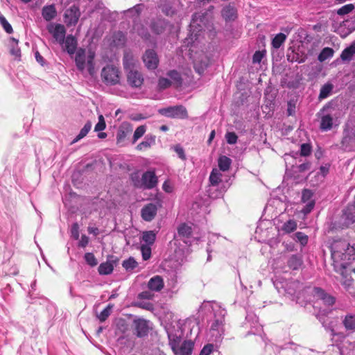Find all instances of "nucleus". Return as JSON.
Returning a JSON list of instances; mask_svg holds the SVG:
<instances>
[{
	"instance_id": "09e8293b",
	"label": "nucleus",
	"mask_w": 355,
	"mask_h": 355,
	"mask_svg": "<svg viewBox=\"0 0 355 355\" xmlns=\"http://www.w3.org/2000/svg\"><path fill=\"white\" fill-rule=\"evenodd\" d=\"M294 240L299 242L302 246H305L308 243V236L301 232H297L294 234Z\"/></svg>"
},
{
	"instance_id": "cd10ccee",
	"label": "nucleus",
	"mask_w": 355,
	"mask_h": 355,
	"mask_svg": "<svg viewBox=\"0 0 355 355\" xmlns=\"http://www.w3.org/2000/svg\"><path fill=\"white\" fill-rule=\"evenodd\" d=\"M180 5L179 1H175L173 3H168L162 6V10L167 16H172L177 12V7Z\"/></svg>"
},
{
	"instance_id": "412c9836",
	"label": "nucleus",
	"mask_w": 355,
	"mask_h": 355,
	"mask_svg": "<svg viewBox=\"0 0 355 355\" xmlns=\"http://www.w3.org/2000/svg\"><path fill=\"white\" fill-rule=\"evenodd\" d=\"M303 263L302 256L300 254H293L287 259V266L293 270H299Z\"/></svg>"
},
{
	"instance_id": "f704fd0d",
	"label": "nucleus",
	"mask_w": 355,
	"mask_h": 355,
	"mask_svg": "<svg viewBox=\"0 0 355 355\" xmlns=\"http://www.w3.org/2000/svg\"><path fill=\"white\" fill-rule=\"evenodd\" d=\"M334 86L331 83H327L324 84L320 89L319 94V99L322 100L330 96L333 90Z\"/></svg>"
},
{
	"instance_id": "9d476101",
	"label": "nucleus",
	"mask_w": 355,
	"mask_h": 355,
	"mask_svg": "<svg viewBox=\"0 0 355 355\" xmlns=\"http://www.w3.org/2000/svg\"><path fill=\"white\" fill-rule=\"evenodd\" d=\"M135 334L139 338L147 336L150 329V321L139 318L134 320Z\"/></svg>"
},
{
	"instance_id": "8fccbe9b",
	"label": "nucleus",
	"mask_w": 355,
	"mask_h": 355,
	"mask_svg": "<svg viewBox=\"0 0 355 355\" xmlns=\"http://www.w3.org/2000/svg\"><path fill=\"white\" fill-rule=\"evenodd\" d=\"M140 250H141L143 260L147 261L150 259L151 251H152L151 246H150L148 245H141Z\"/></svg>"
},
{
	"instance_id": "7ed1b4c3",
	"label": "nucleus",
	"mask_w": 355,
	"mask_h": 355,
	"mask_svg": "<svg viewBox=\"0 0 355 355\" xmlns=\"http://www.w3.org/2000/svg\"><path fill=\"white\" fill-rule=\"evenodd\" d=\"M95 52L91 49L86 51L83 48L78 49L75 55V63L77 69L82 73L87 69L88 73L92 76L95 72Z\"/></svg>"
},
{
	"instance_id": "ddd939ff",
	"label": "nucleus",
	"mask_w": 355,
	"mask_h": 355,
	"mask_svg": "<svg viewBox=\"0 0 355 355\" xmlns=\"http://www.w3.org/2000/svg\"><path fill=\"white\" fill-rule=\"evenodd\" d=\"M167 334L169 345H171L172 349H175L177 345H180L182 342L183 338V331L180 327L175 329V327H173L168 329Z\"/></svg>"
},
{
	"instance_id": "423d86ee",
	"label": "nucleus",
	"mask_w": 355,
	"mask_h": 355,
	"mask_svg": "<svg viewBox=\"0 0 355 355\" xmlns=\"http://www.w3.org/2000/svg\"><path fill=\"white\" fill-rule=\"evenodd\" d=\"M348 248V242L345 240L334 241L331 245V258L334 262L340 261L341 257H343V252Z\"/></svg>"
},
{
	"instance_id": "37998d69",
	"label": "nucleus",
	"mask_w": 355,
	"mask_h": 355,
	"mask_svg": "<svg viewBox=\"0 0 355 355\" xmlns=\"http://www.w3.org/2000/svg\"><path fill=\"white\" fill-rule=\"evenodd\" d=\"M122 266L125 269V270L131 271L138 266V263L135 259V258L130 257L128 259L123 261Z\"/></svg>"
},
{
	"instance_id": "864d4df0",
	"label": "nucleus",
	"mask_w": 355,
	"mask_h": 355,
	"mask_svg": "<svg viewBox=\"0 0 355 355\" xmlns=\"http://www.w3.org/2000/svg\"><path fill=\"white\" fill-rule=\"evenodd\" d=\"M0 24L7 33L10 34L13 32L12 26L2 15H0Z\"/></svg>"
},
{
	"instance_id": "7c9ffc66",
	"label": "nucleus",
	"mask_w": 355,
	"mask_h": 355,
	"mask_svg": "<svg viewBox=\"0 0 355 355\" xmlns=\"http://www.w3.org/2000/svg\"><path fill=\"white\" fill-rule=\"evenodd\" d=\"M123 64L124 69L127 72L130 70H135V60L133 56L130 53H125L123 58Z\"/></svg>"
},
{
	"instance_id": "f3484780",
	"label": "nucleus",
	"mask_w": 355,
	"mask_h": 355,
	"mask_svg": "<svg viewBox=\"0 0 355 355\" xmlns=\"http://www.w3.org/2000/svg\"><path fill=\"white\" fill-rule=\"evenodd\" d=\"M191 226L187 223H182L178 227V236L180 237L186 244H191V242L189 241L191 238Z\"/></svg>"
},
{
	"instance_id": "bb28decb",
	"label": "nucleus",
	"mask_w": 355,
	"mask_h": 355,
	"mask_svg": "<svg viewBox=\"0 0 355 355\" xmlns=\"http://www.w3.org/2000/svg\"><path fill=\"white\" fill-rule=\"evenodd\" d=\"M18 40L10 37L9 40L10 53L15 58L19 59L21 57V50L18 46Z\"/></svg>"
},
{
	"instance_id": "5fc2aeb1",
	"label": "nucleus",
	"mask_w": 355,
	"mask_h": 355,
	"mask_svg": "<svg viewBox=\"0 0 355 355\" xmlns=\"http://www.w3.org/2000/svg\"><path fill=\"white\" fill-rule=\"evenodd\" d=\"M193 66L196 71L199 74H202L207 67V62L202 60L198 63L197 60H194Z\"/></svg>"
},
{
	"instance_id": "774afa93",
	"label": "nucleus",
	"mask_w": 355,
	"mask_h": 355,
	"mask_svg": "<svg viewBox=\"0 0 355 355\" xmlns=\"http://www.w3.org/2000/svg\"><path fill=\"white\" fill-rule=\"evenodd\" d=\"M214 350L213 344H207L201 349L199 355H209Z\"/></svg>"
},
{
	"instance_id": "4468645a",
	"label": "nucleus",
	"mask_w": 355,
	"mask_h": 355,
	"mask_svg": "<svg viewBox=\"0 0 355 355\" xmlns=\"http://www.w3.org/2000/svg\"><path fill=\"white\" fill-rule=\"evenodd\" d=\"M158 203L150 202L143 207L141 210V216L144 220L152 221L157 215Z\"/></svg>"
},
{
	"instance_id": "4be33fe9",
	"label": "nucleus",
	"mask_w": 355,
	"mask_h": 355,
	"mask_svg": "<svg viewBox=\"0 0 355 355\" xmlns=\"http://www.w3.org/2000/svg\"><path fill=\"white\" fill-rule=\"evenodd\" d=\"M315 296L322 300L324 304L333 305L335 303V298L328 294H327L324 290L320 288H314Z\"/></svg>"
},
{
	"instance_id": "58836bf2",
	"label": "nucleus",
	"mask_w": 355,
	"mask_h": 355,
	"mask_svg": "<svg viewBox=\"0 0 355 355\" xmlns=\"http://www.w3.org/2000/svg\"><path fill=\"white\" fill-rule=\"evenodd\" d=\"M92 128V123L90 121H87L83 128L80 130L78 135L74 138L72 143H76L81 139L84 138L90 131Z\"/></svg>"
},
{
	"instance_id": "79ce46f5",
	"label": "nucleus",
	"mask_w": 355,
	"mask_h": 355,
	"mask_svg": "<svg viewBox=\"0 0 355 355\" xmlns=\"http://www.w3.org/2000/svg\"><path fill=\"white\" fill-rule=\"evenodd\" d=\"M286 35L284 33L277 34L272 40V46L275 49H279L286 41Z\"/></svg>"
},
{
	"instance_id": "e2e57ef3",
	"label": "nucleus",
	"mask_w": 355,
	"mask_h": 355,
	"mask_svg": "<svg viewBox=\"0 0 355 355\" xmlns=\"http://www.w3.org/2000/svg\"><path fill=\"white\" fill-rule=\"evenodd\" d=\"M225 139L229 144H235L237 142L238 137L233 132H229L225 135Z\"/></svg>"
},
{
	"instance_id": "bf43d9fd",
	"label": "nucleus",
	"mask_w": 355,
	"mask_h": 355,
	"mask_svg": "<svg viewBox=\"0 0 355 355\" xmlns=\"http://www.w3.org/2000/svg\"><path fill=\"white\" fill-rule=\"evenodd\" d=\"M354 6L353 4H352V3L347 4V5L342 6L341 8H340L337 10V13L339 15H347V14L351 12L354 10Z\"/></svg>"
},
{
	"instance_id": "1a4fd4ad",
	"label": "nucleus",
	"mask_w": 355,
	"mask_h": 355,
	"mask_svg": "<svg viewBox=\"0 0 355 355\" xmlns=\"http://www.w3.org/2000/svg\"><path fill=\"white\" fill-rule=\"evenodd\" d=\"M47 30L59 44L64 42L66 35V29L64 25L51 23L47 26Z\"/></svg>"
},
{
	"instance_id": "603ef678",
	"label": "nucleus",
	"mask_w": 355,
	"mask_h": 355,
	"mask_svg": "<svg viewBox=\"0 0 355 355\" xmlns=\"http://www.w3.org/2000/svg\"><path fill=\"white\" fill-rule=\"evenodd\" d=\"M167 76L178 85L182 84V78L179 72L176 70H171L167 72Z\"/></svg>"
},
{
	"instance_id": "a211bd4d",
	"label": "nucleus",
	"mask_w": 355,
	"mask_h": 355,
	"mask_svg": "<svg viewBox=\"0 0 355 355\" xmlns=\"http://www.w3.org/2000/svg\"><path fill=\"white\" fill-rule=\"evenodd\" d=\"M164 286L163 278L159 275L151 277L148 282V288L155 292H159Z\"/></svg>"
},
{
	"instance_id": "dca6fc26",
	"label": "nucleus",
	"mask_w": 355,
	"mask_h": 355,
	"mask_svg": "<svg viewBox=\"0 0 355 355\" xmlns=\"http://www.w3.org/2000/svg\"><path fill=\"white\" fill-rule=\"evenodd\" d=\"M194 343L191 340H184L181 345H177L175 349H172L175 355H191Z\"/></svg>"
},
{
	"instance_id": "39448f33",
	"label": "nucleus",
	"mask_w": 355,
	"mask_h": 355,
	"mask_svg": "<svg viewBox=\"0 0 355 355\" xmlns=\"http://www.w3.org/2000/svg\"><path fill=\"white\" fill-rule=\"evenodd\" d=\"M159 113L170 118L187 119L188 117L187 109L180 105L161 109Z\"/></svg>"
},
{
	"instance_id": "ea45409f",
	"label": "nucleus",
	"mask_w": 355,
	"mask_h": 355,
	"mask_svg": "<svg viewBox=\"0 0 355 355\" xmlns=\"http://www.w3.org/2000/svg\"><path fill=\"white\" fill-rule=\"evenodd\" d=\"M334 51L333 49L330 47L324 48L320 54L318 55V59L320 62H324L327 59L333 57Z\"/></svg>"
},
{
	"instance_id": "aec40b11",
	"label": "nucleus",
	"mask_w": 355,
	"mask_h": 355,
	"mask_svg": "<svg viewBox=\"0 0 355 355\" xmlns=\"http://www.w3.org/2000/svg\"><path fill=\"white\" fill-rule=\"evenodd\" d=\"M64 48L65 51L69 54L73 55L75 53L77 48V40L72 35H69L64 39Z\"/></svg>"
},
{
	"instance_id": "9b49d317",
	"label": "nucleus",
	"mask_w": 355,
	"mask_h": 355,
	"mask_svg": "<svg viewBox=\"0 0 355 355\" xmlns=\"http://www.w3.org/2000/svg\"><path fill=\"white\" fill-rule=\"evenodd\" d=\"M80 16L79 8L73 5L65 11L64 15V22L68 26H75L78 21Z\"/></svg>"
},
{
	"instance_id": "3c124183",
	"label": "nucleus",
	"mask_w": 355,
	"mask_h": 355,
	"mask_svg": "<svg viewBox=\"0 0 355 355\" xmlns=\"http://www.w3.org/2000/svg\"><path fill=\"white\" fill-rule=\"evenodd\" d=\"M146 131V127L145 125H140L137 127L133 135L132 143L135 144L139 139H140L145 134Z\"/></svg>"
},
{
	"instance_id": "5701e85b",
	"label": "nucleus",
	"mask_w": 355,
	"mask_h": 355,
	"mask_svg": "<svg viewBox=\"0 0 355 355\" xmlns=\"http://www.w3.org/2000/svg\"><path fill=\"white\" fill-rule=\"evenodd\" d=\"M221 14L226 21H234L237 17L236 9L230 5L225 6L221 11Z\"/></svg>"
},
{
	"instance_id": "2f4dec72",
	"label": "nucleus",
	"mask_w": 355,
	"mask_h": 355,
	"mask_svg": "<svg viewBox=\"0 0 355 355\" xmlns=\"http://www.w3.org/2000/svg\"><path fill=\"white\" fill-rule=\"evenodd\" d=\"M222 173L220 170L217 168H213L209 178V183L212 186H217L221 182Z\"/></svg>"
},
{
	"instance_id": "c756f323",
	"label": "nucleus",
	"mask_w": 355,
	"mask_h": 355,
	"mask_svg": "<svg viewBox=\"0 0 355 355\" xmlns=\"http://www.w3.org/2000/svg\"><path fill=\"white\" fill-rule=\"evenodd\" d=\"M166 26V22L164 19H158L152 22L150 27L151 30L155 34L162 33Z\"/></svg>"
},
{
	"instance_id": "4c0bfd02",
	"label": "nucleus",
	"mask_w": 355,
	"mask_h": 355,
	"mask_svg": "<svg viewBox=\"0 0 355 355\" xmlns=\"http://www.w3.org/2000/svg\"><path fill=\"white\" fill-rule=\"evenodd\" d=\"M126 41V36L122 31H117L113 35V43L116 46H123Z\"/></svg>"
},
{
	"instance_id": "0e129e2a",
	"label": "nucleus",
	"mask_w": 355,
	"mask_h": 355,
	"mask_svg": "<svg viewBox=\"0 0 355 355\" xmlns=\"http://www.w3.org/2000/svg\"><path fill=\"white\" fill-rule=\"evenodd\" d=\"M314 206H315V200H311L306 202V205L302 209V212L304 215H306V214H309L313 210V209L314 208Z\"/></svg>"
},
{
	"instance_id": "c9c22d12",
	"label": "nucleus",
	"mask_w": 355,
	"mask_h": 355,
	"mask_svg": "<svg viewBox=\"0 0 355 355\" xmlns=\"http://www.w3.org/2000/svg\"><path fill=\"white\" fill-rule=\"evenodd\" d=\"M355 255V247L351 245L348 243V248H346L345 252H343V257H341L340 261H350L354 259V256Z\"/></svg>"
},
{
	"instance_id": "0eeeda50",
	"label": "nucleus",
	"mask_w": 355,
	"mask_h": 355,
	"mask_svg": "<svg viewBox=\"0 0 355 355\" xmlns=\"http://www.w3.org/2000/svg\"><path fill=\"white\" fill-rule=\"evenodd\" d=\"M246 328H250V331L248 332L249 334H261L263 331V327L259 323L257 316L252 313H248L245 317V322L244 324Z\"/></svg>"
},
{
	"instance_id": "c85d7f7f",
	"label": "nucleus",
	"mask_w": 355,
	"mask_h": 355,
	"mask_svg": "<svg viewBox=\"0 0 355 355\" xmlns=\"http://www.w3.org/2000/svg\"><path fill=\"white\" fill-rule=\"evenodd\" d=\"M141 240L144 243L142 245L152 246L156 240V233L152 230L143 232Z\"/></svg>"
},
{
	"instance_id": "6ab92c4d",
	"label": "nucleus",
	"mask_w": 355,
	"mask_h": 355,
	"mask_svg": "<svg viewBox=\"0 0 355 355\" xmlns=\"http://www.w3.org/2000/svg\"><path fill=\"white\" fill-rule=\"evenodd\" d=\"M132 131V126L128 123H123L119 127L116 133L117 143L120 144L124 141L127 136Z\"/></svg>"
},
{
	"instance_id": "a19ab883",
	"label": "nucleus",
	"mask_w": 355,
	"mask_h": 355,
	"mask_svg": "<svg viewBox=\"0 0 355 355\" xmlns=\"http://www.w3.org/2000/svg\"><path fill=\"white\" fill-rule=\"evenodd\" d=\"M354 54H355V46H350L349 47H347L342 51V53L340 54V58L343 61H349L352 60V58Z\"/></svg>"
},
{
	"instance_id": "f03ea898",
	"label": "nucleus",
	"mask_w": 355,
	"mask_h": 355,
	"mask_svg": "<svg viewBox=\"0 0 355 355\" xmlns=\"http://www.w3.org/2000/svg\"><path fill=\"white\" fill-rule=\"evenodd\" d=\"M130 179L135 188L142 190L153 189L158 184V177L154 168L147 170L141 176L139 173H133Z\"/></svg>"
},
{
	"instance_id": "de8ad7c7",
	"label": "nucleus",
	"mask_w": 355,
	"mask_h": 355,
	"mask_svg": "<svg viewBox=\"0 0 355 355\" xmlns=\"http://www.w3.org/2000/svg\"><path fill=\"white\" fill-rule=\"evenodd\" d=\"M113 305L108 304L98 315V318L101 322H104L110 316L112 312Z\"/></svg>"
},
{
	"instance_id": "f257e3e1",
	"label": "nucleus",
	"mask_w": 355,
	"mask_h": 355,
	"mask_svg": "<svg viewBox=\"0 0 355 355\" xmlns=\"http://www.w3.org/2000/svg\"><path fill=\"white\" fill-rule=\"evenodd\" d=\"M201 308L207 311H211L214 320L211 324L207 336L209 340L219 343L222 340L224 334V318L226 315V310L216 302H205Z\"/></svg>"
},
{
	"instance_id": "6e6552de",
	"label": "nucleus",
	"mask_w": 355,
	"mask_h": 355,
	"mask_svg": "<svg viewBox=\"0 0 355 355\" xmlns=\"http://www.w3.org/2000/svg\"><path fill=\"white\" fill-rule=\"evenodd\" d=\"M329 107L327 105L321 110L322 115L320 117V128L322 131H329L332 129L335 118L334 116L328 112Z\"/></svg>"
},
{
	"instance_id": "2eb2a0df",
	"label": "nucleus",
	"mask_w": 355,
	"mask_h": 355,
	"mask_svg": "<svg viewBox=\"0 0 355 355\" xmlns=\"http://www.w3.org/2000/svg\"><path fill=\"white\" fill-rule=\"evenodd\" d=\"M127 80L132 87H139L144 83L142 74L137 70H130L127 72Z\"/></svg>"
},
{
	"instance_id": "a878e982",
	"label": "nucleus",
	"mask_w": 355,
	"mask_h": 355,
	"mask_svg": "<svg viewBox=\"0 0 355 355\" xmlns=\"http://www.w3.org/2000/svg\"><path fill=\"white\" fill-rule=\"evenodd\" d=\"M155 143V136L148 135L145 137L144 141L137 146L138 150H145L149 148Z\"/></svg>"
},
{
	"instance_id": "c03bdc74",
	"label": "nucleus",
	"mask_w": 355,
	"mask_h": 355,
	"mask_svg": "<svg viewBox=\"0 0 355 355\" xmlns=\"http://www.w3.org/2000/svg\"><path fill=\"white\" fill-rule=\"evenodd\" d=\"M196 17V15H194L192 17V20L190 24V32H191V37L193 36V37H195V40H197L198 37L200 35V33H198L201 31L202 29L200 28L198 31L196 30L197 29L196 26L198 25V24H197V19Z\"/></svg>"
},
{
	"instance_id": "72a5a7b5",
	"label": "nucleus",
	"mask_w": 355,
	"mask_h": 355,
	"mask_svg": "<svg viewBox=\"0 0 355 355\" xmlns=\"http://www.w3.org/2000/svg\"><path fill=\"white\" fill-rule=\"evenodd\" d=\"M347 330H355V314H347L343 320Z\"/></svg>"
},
{
	"instance_id": "20e7f679",
	"label": "nucleus",
	"mask_w": 355,
	"mask_h": 355,
	"mask_svg": "<svg viewBox=\"0 0 355 355\" xmlns=\"http://www.w3.org/2000/svg\"><path fill=\"white\" fill-rule=\"evenodd\" d=\"M101 78L107 85H116L120 84L121 72L118 67L108 64L104 67L101 71Z\"/></svg>"
},
{
	"instance_id": "393cba45",
	"label": "nucleus",
	"mask_w": 355,
	"mask_h": 355,
	"mask_svg": "<svg viewBox=\"0 0 355 355\" xmlns=\"http://www.w3.org/2000/svg\"><path fill=\"white\" fill-rule=\"evenodd\" d=\"M42 17L47 21L53 19L57 15V10L53 4L45 6L42 10Z\"/></svg>"
},
{
	"instance_id": "052dcab7",
	"label": "nucleus",
	"mask_w": 355,
	"mask_h": 355,
	"mask_svg": "<svg viewBox=\"0 0 355 355\" xmlns=\"http://www.w3.org/2000/svg\"><path fill=\"white\" fill-rule=\"evenodd\" d=\"M105 128H106V124H105L104 117L102 114H100L98 116V121L94 127V130L96 132H100V131L105 130Z\"/></svg>"
},
{
	"instance_id": "680f3d73",
	"label": "nucleus",
	"mask_w": 355,
	"mask_h": 355,
	"mask_svg": "<svg viewBox=\"0 0 355 355\" xmlns=\"http://www.w3.org/2000/svg\"><path fill=\"white\" fill-rule=\"evenodd\" d=\"M312 148L309 144H302L300 146V155L306 157L311 153Z\"/></svg>"
},
{
	"instance_id": "49530a36",
	"label": "nucleus",
	"mask_w": 355,
	"mask_h": 355,
	"mask_svg": "<svg viewBox=\"0 0 355 355\" xmlns=\"http://www.w3.org/2000/svg\"><path fill=\"white\" fill-rule=\"evenodd\" d=\"M142 5L137 4L131 8L128 9L124 12L126 16L130 17H138L141 11Z\"/></svg>"
},
{
	"instance_id": "b1692460",
	"label": "nucleus",
	"mask_w": 355,
	"mask_h": 355,
	"mask_svg": "<svg viewBox=\"0 0 355 355\" xmlns=\"http://www.w3.org/2000/svg\"><path fill=\"white\" fill-rule=\"evenodd\" d=\"M354 141V133L351 135L349 130L345 128L343 130V137L341 141L342 146L347 150H351L353 142Z\"/></svg>"
},
{
	"instance_id": "13d9d810",
	"label": "nucleus",
	"mask_w": 355,
	"mask_h": 355,
	"mask_svg": "<svg viewBox=\"0 0 355 355\" xmlns=\"http://www.w3.org/2000/svg\"><path fill=\"white\" fill-rule=\"evenodd\" d=\"M266 55V51H257L252 56V62L254 64H259Z\"/></svg>"
},
{
	"instance_id": "473e14b6",
	"label": "nucleus",
	"mask_w": 355,
	"mask_h": 355,
	"mask_svg": "<svg viewBox=\"0 0 355 355\" xmlns=\"http://www.w3.org/2000/svg\"><path fill=\"white\" fill-rule=\"evenodd\" d=\"M114 266L111 262L101 263L98 268V273L102 275H107L113 272Z\"/></svg>"
},
{
	"instance_id": "338daca9",
	"label": "nucleus",
	"mask_w": 355,
	"mask_h": 355,
	"mask_svg": "<svg viewBox=\"0 0 355 355\" xmlns=\"http://www.w3.org/2000/svg\"><path fill=\"white\" fill-rule=\"evenodd\" d=\"M71 236L77 240L79 239V225L77 223L72 224L71 227Z\"/></svg>"
},
{
	"instance_id": "a18cd8bd",
	"label": "nucleus",
	"mask_w": 355,
	"mask_h": 355,
	"mask_svg": "<svg viewBox=\"0 0 355 355\" xmlns=\"http://www.w3.org/2000/svg\"><path fill=\"white\" fill-rule=\"evenodd\" d=\"M297 223L294 220H288L284 223L282 230L286 233H291L297 229Z\"/></svg>"
},
{
	"instance_id": "69168bd1",
	"label": "nucleus",
	"mask_w": 355,
	"mask_h": 355,
	"mask_svg": "<svg viewBox=\"0 0 355 355\" xmlns=\"http://www.w3.org/2000/svg\"><path fill=\"white\" fill-rule=\"evenodd\" d=\"M162 189L165 192L171 193L173 191L174 187L172 182L169 180H166L162 184Z\"/></svg>"
},
{
	"instance_id": "6e6d98bb",
	"label": "nucleus",
	"mask_w": 355,
	"mask_h": 355,
	"mask_svg": "<svg viewBox=\"0 0 355 355\" xmlns=\"http://www.w3.org/2000/svg\"><path fill=\"white\" fill-rule=\"evenodd\" d=\"M84 259L86 263L92 267L97 265V260L93 253L87 252L84 255Z\"/></svg>"
},
{
	"instance_id": "f8f14e48",
	"label": "nucleus",
	"mask_w": 355,
	"mask_h": 355,
	"mask_svg": "<svg viewBox=\"0 0 355 355\" xmlns=\"http://www.w3.org/2000/svg\"><path fill=\"white\" fill-rule=\"evenodd\" d=\"M143 62L146 67L149 70H155L159 64V58L154 50H146L143 57Z\"/></svg>"
},
{
	"instance_id": "e433bc0d",
	"label": "nucleus",
	"mask_w": 355,
	"mask_h": 355,
	"mask_svg": "<svg viewBox=\"0 0 355 355\" xmlns=\"http://www.w3.org/2000/svg\"><path fill=\"white\" fill-rule=\"evenodd\" d=\"M231 164L232 160L230 158L225 155L220 156L218 159V170L222 171H227L229 170Z\"/></svg>"
},
{
	"instance_id": "4d7b16f0",
	"label": "nucleus",
	"mask_w": 355,
	"mask_h": 355,
	"mask_svg": "<svg viewBox=\"0 0 355 355\" xmlns=\"http://www.w3.org/2000/svg\"><path fill=\"white\" fill-rule=\"evenodd\" d=\"M171 85V81L166 78H159L158 80L157 87L159 90H164L168 88Z\"/></svg>"
}]
</instances>
